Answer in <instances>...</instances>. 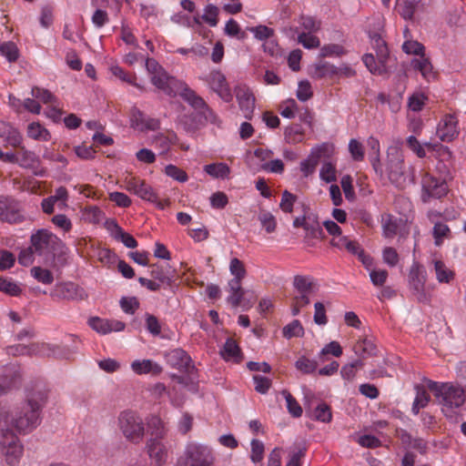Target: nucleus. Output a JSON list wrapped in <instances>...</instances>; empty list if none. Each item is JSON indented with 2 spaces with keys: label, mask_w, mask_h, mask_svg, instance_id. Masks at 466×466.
I'll list each match as a JSON object with an SVG mask.
<instances>
[{
  "label": "nucleus",
  "mask_w": 466,
  "mask_h": 466,
  "mask_svg": "<svg viewBox=\"0 0 466 466\" xmlns=\"http://www.w3.org/2000/svg\"><path fill=\"white\" fill-rule=\"evenodd\" d=\"M152 84L169 96L179 95L196 112L190 116L192 125L187 131L196 130L208 123L220 126L221 120L206 101L185 82L169 76L157 60H145Z\"/></svg>",
  "instance_id": "f257e3e1"
},
{
  "label": "nucleus",
  "mask_w": 466,
  "mask_h": 466,
  "mask_svg": "<svg viewBox=\"0 0 466 466\" xmlns=\"http://www.w3.org/2000/svg\"><path fill=\"white\" fill-rule=\"evenodd\" d=\"M47 394L45 390H32L11 416V423L21 433H28L40 423L41 409L46 403Z\"/></svg>",
  "instance_id": "f03ea898"
},
{
  "label": "nucleus",
  "mask_w": 466,
  "mask_h": 466,
  "mask_svg": "<svg viewBox=\"0 0 466 466\" xmlns=\"http://www.w3.org/2000/svg\"><path fill=\"white\" fill-rule=\"evenodd\" d=\"M293 288L296 295L291 302V313L297 316L300 309L310 303L309 296L319 290L318 281L309 275H296L293 278Z\"/></svg>",
  "instance_id": "7ed1b4c3"
},
{
  "label": "nucleus",
  "mask_w": 466,
  "mask_h": 466,
  "mask_svg": "<svg viewBox=\"0 0 466 466\" xmlns=\"http://www.w3.org/2000/svg\"><path fill=\"white\" fill-rule=\"evenodd\" d=\"M30 242L35 253L46 260L54 258L64 248L63 242L55 234L44 228L34 233Z\"/></svg>",
  "instance_id": "20e7f679"
},
{
  "label": "nucleus",
  "mask_w": 466,
  "mask_h": 466,
  "mask_svg": "<svg viewBox=\"0 0 466 466\" xmlns=\"http://www.w3.org/2000/svg\"><path fill=\"white\" fill-rule=\"evenodd\" d=\"M118 427L124 437L130 442L137 444L144 438V421L135 411H122L118 416Z\"/></svg>",
  "instance_id": "39448f33"
},
{
  "label": "nucleus",
  "mask_w": 466,
  "mask_h": 466,
  "mask_svg": "<svg viewBox=\"0 0 466 466\" xmlns=\"http://www.w3.org/2000/svg\"><path fill=\"white\" fill-rule=\"evenodd\" d=\"M410 174H407V169L404 162V156L401 150L397 147L390 148L387 156V173L389 179L391 183L397 186L404 184L409 177V180L414 181V170L413 167Z\"/></svg>",
  "instance_id": "423d86ee"
},
{
  "label": "nucleus",
  "mask_w": 466,
  "mask_h": 466,
  "mask_svg": "<svg viewBox=\"0 0 466 466\" xmlns=\"http://www.w3.org/2000/svg\"><path fill=\"white\" fill-rule=\"evenodd\" d=\"M428 386L431 390L437 391L442 411L446 415L453 408L461 407L465 401L464 390L460 387L450 384H443L439 387L438 383L434 381H430Z\"/></svg>",
  "instance_id": "0eeeda50"
},
{
  "label": "nucleus",
  "mask_w": 466,
  "mask_h": 466,
  "mask_svg": "<svg viewBox=\"0 0 466 466\" xmlns=\"http://www.w3.org/2000/svg\"><path fill=\"white\" fill-rule=\"evenodd\" d=\"M24 453V446L13 431L2 429L0 434V454L9 466L18 464Z\"/></svg>",
  "instance_id": "6e6552de"
},
{
  "label": "nucleus",
  "mask_w": 466,
  "mask_h": 466,
  "mask_svg": "<svg viewBox=\"0 0 466 466\" xmlns=\"http://www.w3.org/2000/svg\"><path fill=\"white\" fill-rule=\"evenodd\" d=\"M214 457L211 450L205 445L188 443L185 450V457L178 461L179 466H211Z\"/></svg>",
  "instance_id": "1a4fd4ad"
},
{
  "label": "nucleus",
  "mask_w": 466,
  "mask_h": 466,
  "mask_svg": "<svg viewBox=\"0 0 466 466\" xmlns=\"http://www.w3.org/2000/svg\"><path fill=\"white\" fill-rule=\"evenodd\" d=\"M448 193V185L444 179L438 178L429 172L421 177V200L424 203L431 198H441Z\"/></svg>",
  "instance_id": "9d476101"
},
{
  "label": "nucleus",
  "mask_w": 466,
  "mask_h": 466,
  "mask_svg": "<svg viewBox=\"0 0 466 466\" xmlns=\"http://www.w3.org/2000/svg\"><path fill=\"white\" fill-rule=\"evenodd\" d=\"M50 296L54 300H83L87 298L86 291L74 282L56 284Z\"/></svg>",
  "instance_id": "9b49d317"
},
{
  "label": "nucleus",
  "mask_w": 466,
  "mask_h": 466,
  "mask_svg": "<svg viewBox=\"0 0 466 466\" xmlns=\"http://www.w3.org/2000/svg\"><path fill=\"white\" fill-rule=\"evenodd\" d=\"M459 121L455 113H447L440 119L436 134L441 141L451 142L459 136Z\"/></svg>",
  "instance_id": "f8f14e48"
},
{
  "label": "nucleus",
  "mask_w": 466,
  "mask_h": 466,
  "mask_svg": "<svg viewBox=\"0 0 466 466\" xmlns=\"http://www.w3.org/2000/svg\"><path fill=\"white\" fill-rule=\"evenodd\" d=\"M234 92L244 117L248 120L252 119L256 103L252 90L248 86L239 84L235 86Z\"/></svg>",
  "instance_id": "ddd939ff"
},
{
  "label": "nucleus",
  "mask_w": 466,
  "mask_h": 466,
  "mask_svg": "<svg viewBox=\"0 0 466 466\" xmlns=\"http://www.w3.org/2000/svg\"><path fill=\"white\" fill-rule=\"evenodd\" d=\"M167 363L179 371L191 374L195 370L190 356L182 349H174L165 355Z\"/></svg>",
  "instance_id": "4468645a"
},
{
  "label": "nucleus",
  "mask_w": 466,
  "mask_h": 466,
  "mask_svg": "<svg viewBox=\"0 0 466 466\" xmlns=\"http://www.w3.org/2000/svg\"><path fill=\"white\" fill-rule=\"evenodd\" d=\"M205 81L210 88L225 102H231L233 96L230 87L227 82L226 76L219 71H211L205 77Z\"/></svg>",
  "instance_id": "2eb2a0df"
},
{
  "label": "nucleus",
  "mask_w": 466,
  "mask_h": 466,
  "mask_svg": "<svg viewBox=\"0 0 466 466\" xmlns=\"http://www.w3.org/2000/svg\"><path fill=\"white\" fill-rule=\"evenodd\" d=\"M0 220L10 224L22 222L24 216L20 204L13 198H0Z\"/></svg>",
  "instance_id": "dca6fc26"
},
{
  "label": "nucleus",
  "mask_w": 466,
  "mask_h": 466,
  "mask_svg": "<svg viewBox=\"0 0 466 466\" xmlns=\"http://www.w3.org/2000/svg\"><path fill=\"white\" fill-rule=\"evenodd\" d=\"M162 440L163 439L150 438L146 445L148 456L157 466L165 464L168 458L167 446Z\"/></svg>",
  "instance_id": "f3484780"
},
{
  "label": "nucleus",
  "mask_w": 466,
  "mask_h": 466,
  "mask_svg": "<svg viewBox=\"0 0 466 466\" xmlns=\"http://www.w3.org/2000/svg\"><path fill=\"white\" fill-rule=\"evenodd\" d=\"M432 270L436 279L441 284H450L455 279V271L448 267L446 263L438 258L431 260Z\"/></svg>",
  "instance_id": "a211bd4d"
},
{
  "label": "nucleus",
  "mask_w": 466,
  "mask_h": 466,
  "mask_svg": "<svg viewBox=\"0 0 466 466\" xmlns=\"http://www.w3.org/2000/svg\"><path fill=\"white\" fill-rule=\"evenodd\" d=\"M262 46L265 54L274 58H302L303 55L302 51L299 48L294 49L286 55L279 44L272 39L266 40Z\"/></svg>",
  "instance_id": "6ab92c4d"
},
{
  "label": "nucleus",
  "mask_w": 466,
  "mask_h": 466,
  "mask_svg": "<svg viewBox=\"0 0 466 466\" xmlns=\"http://www.w3.org/2000/svg\"><path fill=\"white\" fill-rule=\"evenodd\" d=\"M339 73V69L326 60H317L309 67V75L313 78L332 76Z\"/></svg>",
  "instance_id": "aec40b11"
},
{
  "label": "nucleus",
  "mask_w": 466,
  "mask_h": 466,
  "mask_svg": "<svg viewBox=\"0 0 466 466\" xmlns=\"http://www.w3.org/2000/svg\"><path fill=\"white\" fill-rule=\"evenodd\" d=\"M46 350V345L45 343H32L30 345H23L18 344L15 346L9 347V353L14 356H23V355H44V352Z\"/></svg>",
  "instance_id": "412c9836"
},
{
  "label": "nucleus",
  "mask_w": 466,
  "mask_h": 466,
  "mask_svg": "<svg viewBox=\"0 0 466 466\" xmlns=\"http://www.w3.org/2000/svg\"><path fill=\"white\" fill-rule=\"evenodd\" d=\"M0 137L14 147H20L23 140L20 132L5 121H0Z\"/></svg>",
  "instance_id": "4be33fe9"
},
{
  "label": "nucleus",
  "mask_w": 466,
  "mask_h": 466,
  "mask_svg": "<svg viewBox=\"0 0 466 466\" xmlns=\"http://www.w3.org/2000/svg\"><path fill=\"white\" fill-rule=\"evenodd\" d=\"M370 44L372 48L375 50L373 53H366L362 58H388L389 48L384 39L378 34L370 35Z\"/></svg>",
  "instance_id": "5701e85b"
},
{
  "label": "nucleus",
  "mask_w": 466,
  "mask_h": 466,
  "mask_svg": "<svg viewBox=\"0 0 466 466\" xmlns=\"http://www.w3.org/2000/svg\"><path fill=\"white\" fill-rule=\"evenodd\" d=\"M107 224L108 228H110V227H113L114 228L112 235L115 239L121 241L128 248H135L137 247V241L136 238L129 233L125 232L116 220H111L110 222H107Z\"/></svg>",
  "instance_id": "b1692460"
},
{
  "label": "nucleus",
  "mask_w": 466,
  "mask_h": 466,
  "mask_svg": "<svg viewBox=\"0 0 466 466\" xmlns=\"http://www.w3.org/2000/svg\"><path fill=\"white\" fill-rule=\"evenodd\" d=\"M132 370L138 375L147 374L152 372L153 374H159L162 372V368L157 363L153 362L150 360H135L131 363Z\"/></svg>",
  "instance_id": "393cba45"
},
{
  "label": "nucleus",
  "mask_w": 466,
  "mask_h": 466,
  "mask_svg": "<svg viewBox=\"0 0 466 466\" xmlns=\"http://www.w3.org/2000/svg\"><path fill=\"white\" fill-rule=\"evenodd\" d=\"M304 230V241L309 247H313L315 245L313 242L314 239H321L323 238L322 228L316 219L309 220Z\"/></svg>",
  "instance_id": "a878e982"
},
{
  "label": "nucleus",
  "mask_w": 466,
  "mask_h": 466,
  "mask_svg": "<svg viewBox=\"0 0 466 466\" xmlns=\"http://www.w3.org/2000/svg\"><path fill=\"white\" fill-rule=\"evenodd\" d=\"M330 244L339 249H346L349 253L356 256H358L363 250L358 241L352 240L346 236L340 237L339 238H333L330 241Z\"/></svg>",
  "instance_id": "bb28decb"
},
{
  "label": "nucleus",
  "mask_w": 466,
  "mask_h": 466,
  "mask_svg": "<svg viewBox=\"0 0 466 466\" xmlns=\"http://www.w3.org/2000/svg\"><path fill=\"white\" fill-rule=\"evenodd\" d=\"M410 285L417 295L418 299L420 301H424L426 299V295L424 293L425 281L420 278L418 268H412L410 272Z\"/></svg>",
  "instance_id": "cd10ccee"
},
{
  "label": "nucleus",
  "mask_w": 466,
  "mask_h": 466,
  "mask_svg": "<svg viewBox=\"0 0 466 466\" xmlns=\"http://www.w3.org/2000/svg\"><path fill=\"white\" fill-rule=\"evenodd\" d=\"M416 397L414 399L411 411L414 415H418L420 410L425 408L431 400V396L423 385H416Z\"/></svg>",
  "instance_id": "c85d7f7f"
},
{
  "label": "nucleus",
  "mask_w": 466,
  "mask_h": 466,
  "mask_svg": "<svg viewBox=\"0 0 466 466\" xmlns=\"http://www.w3.org/2000/svg\"><path fill=\"white\" fill-rule=\"evenodd\" d=\"M27 136L37 141H49L51 139L50 132L39 122H33L27 127Z\"/></svg>",
  "instance_id": "c756f323"
},
{
  "label": "nucleus",
  "mask_w": 466,
  "mask_h": 466,
  "mask_svg": "<svg viewBox=\"0 0 466 466\" xmlns=\"http://www.w3.org/2000/svg\"><path fill=\"white\" fill-rule=\"evenodd\" d=\"M411 66L429 82L437 76V72L434 71L431 60H411Z\"/></svg>",
  "instance_id": "7c9ffc66"
},
{
  "label": "nucleus",
  "mask_w": 466,
  "mask_h": 466,
  "mask_svg": "<svg viewBox=\"0 0 466 466\" xmlns=\"http://www.w3.org/2000/svg\"><path fill=\"white\" fill-rule=\"evenodd\" d=\"M147 424L151 438L164 439L167 430L163 420L158 416L153 415L148 418Z\"/></svg>",
  "instance_id": "2f4dec72"
},
{
  "label": "nucleus",
  "mask_w": 466,
  "mask_h": 466,
  "mask_svg": "<svg viewBox=\"0 0 466 466\" xmlns=\"http://www.w3.org/2000/svg\"><path fill=\"white\" fill-rule=\"evenodd\" d=\"M353 350L358 356L367 358L375 354L376 346L370 339L364 338L355 343Z\"/></svg>",
  "instance_id": "473e14b6"
},
{
  "label": "nucleus",
  "mask_w": 466,
  "mask_h": 466,
  "mask_svg": "<svg viewBox=\"0 0 466 466\" xmlns=\"http://www.w3.org/2000/svg\"><path fill=\"white\" fill-rule=\"evenodd\" d=\"M382 235L386 238H393L397 234L399 223L390 214L382 216Z\"/></svg>",
  "instance_id": "72a5a7b5"
},
{
  "label": "nucleus",
  "mask_w": 466,
  "mask_h": 466,
  "mask_svg": "<svg viewBox=\"0 0 466 466\" xmlns=\"http://www.w3.org/2000/svg\"><path fill=\"white\" fill-rule=\"evenodd\" d=\"M207 174L214 178H227L230 173L229 167L225 163H213L204 167Z\"/></svg>",
  "instance_id": "f704fd0d"
},
{
  "label": "nucleus",
  "mask_w": 466,
  "mask_h": 466,
  "mask_svg": "<svg viewBox=\"0 0 466 466\" xmlns=\"http://www.w3.org/2000/svg\"><path fill=\"white\" fill-rule=\"evenodd\" d=\"M432 236L435 246L440 247L442 245L444 238H451V231L448 225L442 222H436L432 228Z\"/></svg>",
  "instance_id": "c9c22d12"
},
{
  "label": "nucleus",
  "mask_w": 466,
  "mask_h": 466,
  "mask_svg": "<svg viewBox=\"0 0 466 466\" xmlns=\"http://www.w3.org/2000/svg\"><path fill=\"white\" fill-rule=\"evenodd\" d=\"M177 136L174 131H168L167 134H160L155 137V143L163 153L169 150L171 145L177 143Z\"/></svg>",
  "instance_id": "e433bc0d"
},
{
  "label": "nucleus",
  "mask_w": 466,
  "mask_h": 466,
  "mask_svg": "<svg viewBox=\"0 0 466 466\" xmlns=\"http://www.w3.org/2000/svg\"><path fill=\"white\" fill-rule=\"evenodd\" d=\"M281 395L286 400L289 413L294 418L301 417L303 410L292 394L288 390H283Z\"/></svg>",
  "instance_id": "4c0bfd02"
},
{
  "label": "nucleus",
  "mask_w": 466,
  "mask_h": 466,
  "mask_svg": "<svg viewBox=\"0 0 466 466\" xmlns=\"http://www.w3.org/2000/svg\"><path fill=\"white\" fill-rule=\"evenodd\" d=\"M285 139L289 144H297L304 139V130L298 124L291 125L285 129Z\"/></svg>",
  "instance_id": "58836bf2"
},
{
  "label": "nucleus",
  "mask_w": 466,
  "mask_h": 466,
  "mask_svg": "<svg viewBox=\"0 0 466 466\" xmlns=\"http://www.w3.org/2000/svg\"><path fill=\"white\" fill-rule=\"evenodd\" d=\"M295 368L302 374H312L317 370L318 362L306 356H301L295 361Z\"/></svg>",
  "instance_id": "ea45409f"
},
{
  "label": "nucleus",
  "mask_w": 466,
  "mask_h": 466,
  "mask_svg": "<svg viewBox=\"0 0 466 466\" xmlns=\"http://www.w3.org/2000/svg\"><path fill=\"white\" fill-rule=\"evenodd\" d=\"M32 96L45 105H53L56 103L57 98L47 89L38 86L32 87Z\"/></svg>",
  "instance_id": "a19ab883"
},
{
  "label": "nucleus",
  "mask_w": 466,
  "mask_h": 466,
  "mask_svg": "<svg viewBox=\"0 0 466 466\" xmlns=\"http://www.w3.org/2000/svg\"><path fill=\"white\" fill-rule=\"evenodd\" d=\"M427 101L428 96L425 94L421 92H416L409 96L408 107L413 112H420L423 109Z\"/></svg>",
  "instance_id": "79ce46f5"
},
{
  "label": "nucleus",
  "mask_w": 466,
  "mask_h": 466,
  "mask_svg": "<svg viewBox=\"0 0 466 466\" xmlns=\"http://www.w3.org/2000/svg\"><path fill=\"white\" fill-rule=\"evenodd\" d=\"M221 355L226 360L237 359L240 355V349L234 339H228L221 350Z\"/></svg>",
  "instance_id": "37998d69"
},
{
  "label": "nucleus",
  "mask_w": 466,
  "mask_h": 466,
  "mask_svg": "<svg viewBox=\"0 0 466 466\" xmlns=\"http://www.w3.org/2000/svg\"><path fill=\"white\" fill-rule=\"evenodd\" d=\"M30 272L34 279L45 285H50L54 281L53 273L49 269L41 267H33Z\"/></svg>",
  "instance_id": "c03bdc74"
},
{
  "label": "nucleus",
  "mask_w": 466,
  "mask_h": 466,
  "mask_svg": "<svg viewBox=\"0 0 466 466\" xmlns=\"http://www.w3.org/2000/svg\"><path fill=\"white\" fill-rule=\"evenodd\" d=\"M366 67L373 75L387 76L389 73L387 60H363Z\"/></svg>",
  "instance_id": "a18cd8bd"
},
{
  "label": "nucleus",
  "mask_w": 466,
  "mask_h": 466,
  "mask_svg": "<svg viewBox=\"0 0 466 466\" xmlns=\"http://www.w3.org/2000/svg\"><path fill=\"white\" fill-rule=\"evenodd\" d=\"M314 420L321 422H330L332 420V412L330 407L325 403H319L313 411Z\"/></svg>",
  "instance_id": "49530a36"
},
{
  "label": "nucleus",
  "mask_w": 466,
  "mask_h": 466,
  "mask_svg": "<svg viewBox=\"0 0 466 466\" xmlns=\"http://www.w3.org/2000/svg\"><path fill=\"white\" fill-rule=\"evenodd\" d=\"M320 157L319 153H314L312 152L310 156L303 160L300 163V170L303 173L304 177H309L312 173H314L315 168L319 163V159Z\"/></svg>",
  "instance_id": "de8ad7c7"
},
{
  "label": "nucleus",
  "mask_w": 466,
  "mask_h": 466,
  "mask_svg": "<svg viewBox=\"0 0 466 466\" xmlns=\"http://www.w3.org/2000/svg\"><path fill=\"white\" fill-rule=\"evenodd\" d=\"M364 365L361 360H356L353 362L344 365L340 370L341 377L346 380H352L357 373L358 369Z\"/></svg>",
  "instance_id": "09e8293b"
},
{
  "label": "nucleus",
  "mask_w": 466,
  "mask_h": 466,
  "mask_svg": "<svg viewBox=\"0 0 466 466\" xmlns=\"http://www.w3.org/2000/svg\"><path fill=\"white\" fill-rule=\"evenodd\" d=\"M258 220L267 233H273L277 228V220L269 211H261Z\"/></svg>",
  "instance_id": "8fccbe9b"
},
{
  "label": "nucleus",
  "mask_w": 466,
  "mask_h": 466,
  "mask_svg": "<svg viewBox=\"0 0 466 466\" xmlns=\"http://www.w3.org/2000/svg\"><path fill=\"white\" fill-rule=\"evenodd\" d=\"M21 147V151L18 152V161L17 164L22 167H32L37 162L36 157L35 153L25 149L24 147Z\"/></svg>",
  "instance_id": "3c124183"
},
{
  "label": "nucleus",
  "mask_w": 466,
  "mask_h": 466,
  "mask_svg": "<svg viewBox=\"0 0 466 466\" xmlns=\"http://www.w3.org/2000/svg\"><path fill=\"white\" fill-rule=\"evenodd\" d=\"M304 329L299 320L295 319L283 328V336L287 339L302 337Z\"/></svg>",
  "instance_id": "603ef678"
},
{
  "label": "nucleus",
  "mask_w": 466,
  "mask_h": 466,
  "mask_svg": "<svg viewBox=\"0 0 466 466\" xmlns=\"http://www.w3.org/2000/svg\"><path fill=\"white\" fill-rule=\"evenodd\" d=\"M0 291L17 297L22 293V289L13 280L5 278H0Z\"/></svg>",
  "instance_id": "864d4df0"
},
{
  "label": "nucleus",
  "mask_w": 466,
  "mask_h": 466,
  "mask_svg": "<svg viewBox=\"0 0 466 466\" xmlns=\"http://www.w3.org/2000/svg\"><path fill=\"white\" fill-rule=\"evenodd\" d=\"M218 8L214 5H208L205 7L204 14L201 16L202 20L210 26H216L218 23Z\"/></svg>",
  "instance_id": "5fc2aeb1"
},
{
  "label": "nucleus",
  "mask_w": 466,
  "mask_h": 466,
  "mask_svg": "<svg viewBox=\"0 0 466 466\" xmlns=\"http://www.w3.org/2000/svg\"><path fill=\"white\" fill-rule=\"evenodd\" d=\"M402 49L407 55L419 56L424 58V46L418 41H405L402 45Z\"/></svg>",
  "instance_id": "6e6d98bb"
},
{
  "label": "nucleus",
  "mask_w": 466,
  "mask_h": 466,
  "mask_svg": "<svg viewBox=\"0 0 466 466\" xmlns=\"http://www.w3.org/2000/svg\"><path fill=\"white\" fill-rule=\"evenodd\" d=\"M298 198L296 195L290 193L288 190H284L282 192L281 200L279 203L280 209L285 213H292L294 204L297 201Z\"/></svg>",
  "instance_id": "4d7b16f0"
},
{
  "label": "nucleus",
  "mask_w": 466,
  "mask_h": 466,
  "mask_svg": "<svg viewBox=\"0 0 466 466\" xmlns=\"http://www.w3.org/2000/svg\"><path fill=\"white\" fill-rule=\"evenodd\" d=\"M229 271L233 278L245 279L247 269L244 263L238 258H233L229 263Z\"/></svg>",
  "instance_id": "13d9d810"
},
{
  "label": "nucleus",
  "mask_w": 466,
  "mask_h": 466,
  "mask_svg": "<svg viewBox=\"0 0 466 466\" xmlns=\"http://www.w3.org/2000/svg\"><path fill=\"white\" fill-rule=\"evenodd\" d=\"M89 327L100 334H107L110 332L108 319L98 317H92L88 319Z\"/></svg>",
  "instance_id": "bf43d9fd"
},
{
  "label": "nucleus",
  "mask_w": 466,
  "mask_h": 466,
  "mask_svg": "<svg viewBox=\"0 0 466 466\" xmlns=\"http://www.w3.org/2000/svg\"><path fill=\"white\" fill-rule=\"evenodd\" d=\"M349 151L353 160L362 161L364 159V147L363 145L355 138L349 142Z\"/></svg>",
  "instance_id": "052dcab7"
},
{
  "label": "nucleus",
  "mask_w": 466,
  "mask_h": 466,
  "mask_svg": "<svg viewBox=\"0 0 466 466\" xmlns=\"http://www.w3.org/2000/svg\"><path fill=\"white\" fill-rule=\"evenodd\" d=\"M299 23L306 33H315L320 27V23L312 16L301 15Z\"/></svg>",
  "instance_id": "680f3d73"
},
{
  "label": "nucleus",
  "mask_w": 466,
  "mask_h": 466,
  "mask_svg": "<svg viewBox=\"0 0 466 466\" xmlns=\"http://www.w3.org/2000/svg\"><path fill=\"white\" fill-rule=\"evenodd\" d=\"M165 173L167 176L181 183L186 182L188 179V176L186 171L171 164L165 167Z\"/></svg>",
  "instance_id": "e2e57ef3"
},
{
  "label": "nucleus",
  "mask_w": 466,
  "mask_h": 466,
  "mask_svg": "<svg viewBox=\"0 0 466 466\" xmlns=\"http://www.w3.org/2000/svg\"><path fill=\"white\" fill-rule=\"evenodd\" d=\"M347 52L345 48L338 44H329L321 48V56H343Z\"/></svg>",
  "instance_id": "0e129e2a"
},
{
  "label": "nucleus",
  "mask_w": 466,
  "mask_h": 466,
  "mask_svg": "<svg viewBox=\"0 0 466 466\" xmlns=\"http://www.w3.org/2000/svg\"><path fill=\"white\" fill-rule=\"evenodd\" d=\"M336 172L335 166L330 162H326L320 168L319 177L323 181L330 183L336 180Z\"/></svg>",
  "instance_id": "69168bd1"
},
{
  "label": "nucleus",
  "mask_w": 466,
  "mask_h": 466,
  "mask_svg": "<svg viewBox=\"0 0 466 466\" xmlns=\"http://www.w3.org/2000/svg\"><path fill=\"white\" fill-rule=\"evenodd\" d=\"M108 199L119 208H128L132 204L131 198L127 194L118 191L109 193Z\"/></svg>",
  "instance_id": "338daca9"
},
{
  "label": "nucleus",
  "mask_w": 466,
  "mask_h": 466,
  "mask_svg": "<svg viewBox=\"0 0 466 466\" xmlns=\"http://www.w3.org/2000/svg\"><path fill=\"white\" fill-rule=\"evenodd\" d=\"M84 216L86 220L91 223L96 224L103 218V211L96 206L86 207L84 209Z\"/></svg>",
  "instance_id": "774afa93"
}]
</instances>
